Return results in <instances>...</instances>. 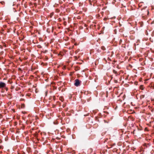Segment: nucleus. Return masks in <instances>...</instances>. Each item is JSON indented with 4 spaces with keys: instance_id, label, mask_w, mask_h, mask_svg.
I'll return each mask as SVG.
<instances>
[{
    "instance_id": "1",
    "label": "nucleus",
    "mask_w": 154,
    "mask_h": 154,
    "mask_svg": "<svg viewBox=\"0 0 154 154\" xmlns=\"http://www.w3.org/2000/svg\"><path fill=\"white\" fill-rule=\"evenodd\" d=\"M6 85L5 83L2 82H0V88L5 87Z\"/></svg>"
},
{
    "instance_id": "2",
    "label": "nucleus",
    "mask_w": 154,
    "mask_h": 154,
    "mask_svg": "<svg viewBox=\"0 0 154 154\" xmlns=\"http://www.w3.org/2000/svg\"><path fill=\"white\" fill-rule=\"evenodd\" d=\"M80 84V82L79 80L78 79H76L75 80V85L76 86H78Z\"/></svg>"
},
{
    "instance_id": "3",
    "label": "nucleus",
    "mask_w": 154,
    "mask_h": 154,
    "mask_svg": "<svg viewBox=\"0 0 154 154\" xmlns=\"http://www.w3.org/2000/svg\"><path fill=\"white\" fill-rule=\"evenodd\" d=\"M21 107L22 108H24L25 107V105L24 103H22L21 105Z\"/></svg>"
},
{
    "instance_id": "4",
    "label": "nucleus",
    "mask_w": 154,
    "mask_h": 154,
    "mask_svg": "<svg viewBox=\"0 0 154 154\" xmlns=\"http://www.w3.org/2000/svg\"><path fill=\"white\" fill-rule=\"evenodd\" d=\"M113 73H115V74H116L117 73V71H116L115 70H113Z\"/></svg>"
},
{
    "instance_id": "5",
    "label": "nucleus",
    "mask_w": 154,
    "mask_h": 154,
    "mask_svg": "<svg viewBox=\"0 0 154 154\" xmlns=\"http://www.w3.org/2000/svg\"><path fill=\"white\" fill-rule=\"evenodd\" d=\"M34 5L35 6H36L37 5V4L36 3H35Z\"/></svg>"
},
{
    "instance_id": "6",
    "label": "nucleus",
    "mask_w": 154,
    "mask_h": 154,
    "mask_svg": "<svg viewBox=\"0 0 154 154\" xmlns=\"http://www.w3.org/2000/svg\"><path fill=\"white\" fill-rule=\"evenodd\" d=\"M104 20H106V18H104Z\"/></svg>"
},
{
    "instance_id": "7",
    "label": "nucleus",
    "mask_w": 154,
    "mask_h": 154,
    "mask_svg": "<svg viewBox=\"0 0 154 154\" xmlns=\"http://www.w3.org/2000/svg\"><path fill=\"white\" fill-rule=\"evenodd\" d=\"M121 41H122V40L121 39L120 40V42H121Z\"/></svg>"
},
{
    "instance_id": "8",
    "label": "nucleus",
    "mask_w": 154,
    "mask_h": 154,
    "mask_svg": "<svg viewBox=\"0 0 154 154\" xmlns=\"http://www.w3.org/2000/svg\"><path fill=\"white\" fill-rule=\"evenodd\" d=\"M141 89L143 90V88H142V89Z\"/></svg>"
},
{
    "instance_id": "9",
    "label": "nucleus",
    "mask_w": 154,
    "mask_h": 154,
    "mask_svg": "<svg viewBox=\"0 0 154 154\" xmlns=\"http://www.w3.org/2000/svg\"><path fill=\"white\" fill-rule=\"evenodd\" d=\"M141 89L143 90V88H142V89Z\"/></svg>"
}]
</instances>
